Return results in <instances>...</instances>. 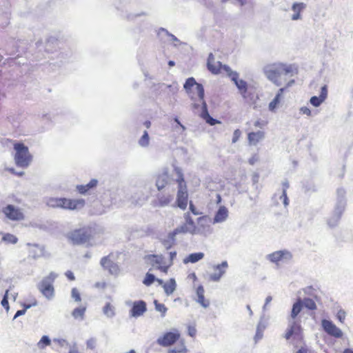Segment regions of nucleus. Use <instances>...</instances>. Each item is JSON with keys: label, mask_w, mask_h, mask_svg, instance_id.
<instances>
[{"label": "nucleus", "mask_w": 353, "mask_h": 353, "mask_svg": "<svg viewBox=\"0 0 353 353\" xmlns=\"http://www.w3.org/2000/svg\"><path fill=\"white\" fill-rule=\"evenodd\" d=\"M265 328H266V325L263 322L262 319H261V321L257 324L256 334H255V336L254 337V340L256 343L262 339V338L263 336V332L265 330Z\"/></svg>", "instance_id": "obj_28"}, {"label": "nucleus", "mask_w": 353, "mask_h": 353, "mask_svg": "<svg viewBox=\"0 0 353 353\" xmlns=\"http://www.w3.org/2000/svg\"><path fill=\"white\" fill-rule=\"evenodd\" d=\"M85 310V307H77L72 311V316L76 319L79 318L83 320Z\"/></svg>", "instance_id": "obj_38"}, {"label": "nucleus", "mask_w": 353, "mask_h": 353, "mask_svg": "<svg viewBox=\"0 0 353 353\" xmlns=\"http://www.w3.org/2000/svg\"><path fill=\"white\" fill-rule=\"evenodd\" d=\"M196 84L197 83L196 82L195 79L193 77H190L185 81L183 88L187 92H189L192 87L196 85Z\"/></svg>", "instance_id": "obj_45"}, {"label": "nucleus", "mask_w": 353, "mask_h": 353, "mask_svg": "<svg viewBox=\"0 0 353 353\" xmlns=\"http://www.w3.org/2000/svg\"><path fill=\"white\" fill-rule=\"evenodd\" d=\"M175 171L178 175L176 181L179 183V190L177 192L176 203L177 206L181 210H185L188 205V192L181 170L179 168H175Z\"/></svg>", "instance_id": "obj_4"}, {"label": "nucleus", "mask_w": 353, "mask_h": 353, "mask_svg": "<svg viewBox=\"0 0 353 353\" xmlns=\"http://www.w3.org/2000/svg\"><path fill=\"white\" fill-rule=\"evenodd\" d=\"M61 198L50 197L47 199L46 205L54 208H60Z\"/></svg>", "instance_id": "obj_36"}, {"label": "nucleus", "mask_w": 353, "mask_h": 353, "mask_svg": "<svg viewBox=\"0 0 353 353\" xmlns=\"http://www.w3.org/2000/svg\"><path fill=\"white\" fill-rule=\"evenodd\" d=\"M8 292L9 290H7L5 292V294L1 300V305L6 310H9V303H8Z\"/></svg>", "instance_id": "obj_49"}, {"label": "nucleus", "mask_w": 353, "mask_h": 353, "mask_svg": "<svg viewBox=\"0 0 353 353\" xmlns=\"http://www.w3.org/2000/svg\"><path fill=\"white\" fill-rule=\"evenodd\" d=\"M341 216L333 212L332 216L327 220V225L330 228H334L338 225Z\"/></svg>", "instance_id": "obj_35"}, {"label": "nucleus", "mask_w": 353, "mask_h": 353, "mask_svg": "<svg viewBox=\"0 0 353 353\" xmlns=\"http://www.w3.org/2000/svg\"><path fill=\"white\" fill-rule=\"evenodd\" d=\"M168 176L167 174L163 173L158 176L156 181V186L159 190H162L168 183Z\"/></svg>", "instance_id": "obj_31"}, {"label": "nucleus", "mask_w": 353, "mask_h": 353, "mask_svg": "<svg viewBox=\"0 0 353 353\" xmlns=\"http://www.w3.org/2000/svg\"><path fill=\"white\" fill-rule=\"evenodd\" d=\"M51 344V340L48 336L44 335L41 337L40 341L37 343V347L40 350H43L46 346Z\"/></svg>", "instance_id": "obj_39"}, {"label": "nucleus", "mask_w": 353, "mask_h": 353, "mask_svg": "<svg viewBox=\"0 0 353 353\" xmlns=\"http://www.w3.org/2000/svg\"><path fill=\"white\" fill-rule=\"evenodd\" d=\"M173 200V196L170 194H159L156 206L164 208L168 206Z\"/></svg>", "instance_id": "obj_20"}, {"label": "nucleus", "mask_w": 353, "mask_h": 353, "mask_svg": "<svg viewBox=\"0 0 353 353\" xmlns=\"http://www.w3.org/2000/svg\"><path fill=\"white\" fill-rule=\"evenodd\" d=\"M214 56L212 53H210L208 58V62L207 65L208 68L210 71H211L213 74H219V68H218V65L216 64V62L214 61Z\"/></svg>", "instance_id": "obj_27"}, {"label": "nucleus", "mask_w": 353, "mask_h": 353, "mask_svg": "<svg viewBox=\"0 0 353 353\" xmlns=\"http://www.w3.org/2000/svg\"><path fill=\"white\" fill-rule=\"evenodd\" d=\"M77 190L81 194H85L90 189L87 188V185H78Z\"/></svg>", "instance_id": "obj_56"}, {"label": "nucleus", "mask_w": 353, "mask_h": 353, "mask_svg": "<svg viewBox=\"0 0 353 353\" xmlns=\"http://www.w3.org/2000/svg\"><path fill=\"white\" fill-rule=\"evenodd\" d=\"M14 161L18 167L26 168L29 166L32 161V155L29 152L28 148L22 143H15Z\"/></svg>", "instance_id": "obj_2"}, {"label": "nucleus", "mask_w": 353, "mask_h": 353, "mask_svg": "<svg viewBox=\"0 0 353 353\" xmlns=\"http://www.w3.org/2000/svg\"><path fill=\"white\" fill-rule=\"evenodd\" d=\"M321 325L324 331L329 335L336 338H341L343 336V332L340 328L336 326L332 321L330 320L323 319Z\"/></svg>", "instance_id": "obj_10"}, {"label": "nucleus", "mask_w": 353, "mask_h": 353, "mask_svg": "<svg viewBox=\"0 0 353 353\" xmlns=\"http://www.w3.org/2000/svg\"><path fill=\"white\" fill-rule=\"evenodd\" d=\"M146 310V303L144 301L140 300L133 302L132 307L130 310V314L132 317L137 318L142 316Z\"/></svg>", "instance_id": "obj_12"}, {"label": "nucleus", "mask_w": 353, "mask_h": 353, "mask_svg": "<svg viewBox=\"0 0 353 353\" xmlns=\"http://www.w3.org/2000/svg\"><path fill=\"white\" fill-rule=\"evenodd\" d=\"M228 217V210L225 206H220L213 219V224L223 223Z\"/></svg>", "instance_id": "obj_15"}, {"label": "nucleus", "mask_w": 353, "mask_h": 353, "mask_svg": "<svg viewBox=\"0 0 353 353\" xmlns=\"http://www.w3.org/2000/svg\"><path fill=\"white\" fill-rule=\"evenodd\" d=\"M180 334L177 332H166L162 337H159L157 342L163 347H168L174 343L179 338Z\"/></svg>", "instance_id": "obj_11"}, {"label": "nucleus", "mask_w": 353, "mask_h": 353, "mask_svg": "<svg viewBox=\"0 0 353 353\" xmlns=\"http://www.w3.org/2000/svg\"><path fill=\"white\" fill-rule=\"evenodd\" d=\"M71 296L72 298L77 302H80L81 301L80 293L75 288L72 289Z\"/></svg>", "instance_id": "obj_50"}, {"label": "nucleus", "mask_w": 353, "mask_h": 353, "mask_svg": "<svg viewBox=\"0 0 353 353\" xmlns=\"http://www.w3.org/2000/svg\"><path fill=\"white\" fill-rule=\"evenodd\" d=\"M190 210L192 212V213L194 214V215H198L200 214V212H199L196 210L195 206L193 205L192 202L190 203Z\"/></svg>", "instance_id": "obj_64"}, {"label": "nucleus", "mask_w": 353, "mask_h": 353, "mask_svg": "<svg viewBox=\"0 0 353 353\" xmlns=\"http://www.w3.org/2000/svg\"><path fill=\"white\" fill-rule=\"evenodd\" d=\"M154 304L155 306V310L161 313V317H164L165 316L168 308L165 306L164 304L159 303L157 300H154Z\"/></svg>", "instance_id": "obj_42"}, {"label": "nucleus", "mask_w": 353, "mask_h": 353, "mask_svg": "<svg viewBox=\"0 0 353 353\" xmlns=\"http://www.w3.org/2000/svg\"><path fill=\"white\" fill-rule=\"evenodd\" d=\"M54 341L57 342L60 346L68 345V342L63 339H54Z\"/></svg>", "instance_id": "obj_60"}, {"label": "nucleus", "mask_w": 353, "mask_h": 353, "mask_svg": "<svg viewBox=\"0 0 353 353\" xmlns=\"http://www.w3.org/2000/svg\"><path fill=\"white\" fill-rule=\"evenodd\" d=\"M303 306H305L306 308L314 310L316 308V305L314 300L310 298H305L302 300Z\"/></svg>", "instance_id": "obj_40"}, {"label": "nucleus", "mask_w": 353, "mask_h": 353, "mask_svg": "<svg viewBox=\"0 0 353 353\" xmlns=\"http://www.w3.org/2000/svg\"><path fill=\"white\" fill-rule=\"evenodd\" d=\"M30 307H31L30 305H28L25 307V309L17 310V312L15 313L13 319H15L17 317L23 315L26 313V310L30 308Z\"/></svg>", "instance_id": "obj_58"}, {"label": "nucleus", "mask_w": 353, "mask_h": 353, "mask_svg": "<svg viewBox=\"0 0 353 353\" xmlns=\"http://www.w3.org/2000/svg\"><path fill=\"white\" fill-rule=\"evenodd\" d=\"M156 281V277L154 274L148 272L143 279V284L150 286Z\"/></svg>", "instance_id": "obj_44"}, {"label": "nucleus", "mask_w": 353, "mask_h": 353, "mask_svg": "<svg viewBox=\"0 0 353 353\" xmlns=\"http://www.w3.org/2000/svg\"><path fill=\"white\" fill-rule=\"evenodd\" d=\"M288 328L295 334H299L301 330L300 322L297 319L288 318Z\"/></svg>", "instance_id": "obj_26"}, {"label": "nucleus", "mask_w": 353, "mask_h": 353, "mask_svg": "<svg viewBox=\"0 0 353 353\" xmlns=\"http://www.w3.org/2000/svg\"><path fill=\"white\" fill-rule=\"evenodd\" d=\"M306 8V4L303 2H295L292 6V10L294 14L291 17L292 21L301 19V12Z\"/></svg>", "instance_id": "obj_16"}, {"label": "nucleus", "mask_w": 353, "mask_h": 353, "mask_svg": "<svg viewBox=\"0 0 353 353\" xmlns=\"http://www.w3.org/2000/svg\"><path fill=\"white\" fill-rule=\"evenodd\" d=\"M216 64L218 65V68H219V73L221 70H223L226 72L227 75L232 79V74H238L236 72L232 71V69L227 65L222 64L220 61H217Z\"/></svg>", "instance_id": "obj_33"}, {"label": "nucleus", "mask_w": 353, "mask_h": 353, "mask_svg": "<svg viewBox=\"0 0 353 353\" xmlns=\"http://www.w3.org/2000/svg\"><path fill=\"white\" fill-rule=\"evenodd\" d=\"M265 77L276 86L282 85V77H292L294 74V67L277 62L267 64L263 68Z\"/></svg>", "instance_id": "obj_1"}, {"label": "nucleus", "mask_w": 353, "mask_h": 353, "mask_svg": "<svg viewBox=\"0 0 353 353\" xmlns=\"http://www.w3.org/2000/svg\"><path fill=\"white\" fill-rule=\"evenodd\" d=\"M31 254L34 259L41 257L44 255V248L42 246L34 245Z\"/></svg>", "instance_id": "obj_37"}, {"label": "nucleus", "mask_w": 353, "mask_h": 353, "mask_svg": "<svg viewBox=\"0 0 353 353\" xmlns=\"http://www.w3.org/2000/svg\"><path fill=\"white\" fill-rule=\"evenodd\" d=\"M324 101L320 97L316 96H313L310 99V103L316 108L319 107Z\"/></svg>", "instance_id": "obj_46"}, {"label": "nucleus", "mask_w": 353, "mask_h": 353, "mask_svg": "<svg viewBox=\"0 0 353 353\" xmlns=\"http://www.w3.org/2000/svg\"><path fill=\"white\" fill-rule=\"evenodd\" d=\"M265 134L262 131L256 132H250L248 135L249 143L250 145H256L260 141L264 139Z\"/></svg>", "instance_id": "obj_21"}, {"label": "nucleus", "mask_w": 353, "mask_h": 353, "mask_svg": "<svg viewBox=\"0 0 353 353\" xmlns=\"http://www.w3.org/2000/svg\"><path fill=\"white\" fill-rule=\"evenodd\" d=\"M303 302L301 298H299L297 301L293 304L289 318L297 319V316L301 312L303 309Z\"/></svg>", "instance_id": "obj_24"}, {"label": "nucleus", "mask_w": 353, "mask_h": 353, "mask_svg": "<svg viewBox=\"0 0 353 353\" xmlns=\"http://www.w3.org/2000/svg\"><path fill=\"white\" fill-rule=\"evenodd\" d=\"M201 117L205 119L207 123L210 125H214L216 123H219V121L212 118L208 110L207 104L205 102H203V107H202V111L201 113Z\"/></svg>", "instance_id": "obj_22"}, {"label": "nucleus", "mask_w": 353, "mask_h": 353, "mask_svg": "<svg viewBox=\"0 0 353 353\" xmlns=\"http://www.w3.org/2000/svg\"><path fill=\"white\" fill-rule=\"evenodd\" d=\"M300 112L303 114H306L307 116H310L311 115V110L307 108V107H301L300 108Z\"/></svg>", "instance_id": "obj_63"}, {"label": "nucleus", "mask_w": 353, "mask_h": 353, "mask_svg": "<svg viewBox=\"0 0 353 353\" xmlns=\"http://www.w3.org/2000/svg\"><path fill=\"white\" fill-rule=\"evenodd\" d=\"M292 258V254L287 250H278L266 256L268 260L276 265H278L279 262L288 263Z\"/></svg>", "instance_id": "obj_6"}, {"label": "nucleus", "mask_w": 353, "mask_h": 353, "mask_svg": "<svg viewBox=\"0 0 353 353\" xmlns=\"http://www.w3.org/2000/svg\"><path fill=\"white\" fill-rule=\"evenodd\" d=\"M336 194H337V199H345V196L346 192L344 188H338L336 190Z\"/></svg>", "instance_id": "obj_57"}, {"label": "nucleus", "mask_w": 353, "mask_h": 353, "mask_svg": "<svg viewBox=\"0 0 353 353\" xmlns=\"http://www.w3.org/2000/svg\"><path fill=\"white\" fill-rule=\"evenodd\" d=\"M3 240L4 241L14 244L17 242L18 239L14 235H12L10 234H6L3 236Z\"/></svg>", "instance_id": "obj_48"}, {"label": "nucleus", "mask_w": 353, "mask_h": 353, "mask_svg": "<svg viewBox=\"0 0 353 353\" xmlns=\"http://www.w3.org/2000/svg\"><path fill=\"white\" fill-rule=\"evenodd\" d=\"M169 353H186V348L182 345L179 350H171Z\"/></svg>", "instance_id": "obj_62"}, {"label": "nucleus", "mask_w": 353, "mask_h": 353, "mask_svg": "<svg viewBox=\"0 0 353 353\" xmlns=\"http://www.w3.org/2000/svg\"><path fill=\"white\" fill-rule=\"evenodd\" d=\"M232 81L234 83L240 93L245 97V93L248 91V83L243 79H239V74H232Z\"/></svg>", "instance_id": "obj_18"}, {"label": "nucleus", "mask_w": 353, "mask_h": 353, "mask_svg": "<svg viewBox=\"0 0 353 353\" xmlns=\"http://www.w3.org/2000/svg\"><path fill=\"white\" fill-rule=\"evenodd\" d=\"M284 90L285 88H280L278 90V92L276 93L273 100L269 103L268 108L271 112H274L275 109L278 107L279 104L280 103L281 99L282 97Z\"/></svg>", "instance_id": "obj_23"}, {"label": "nucleus", "mask_w": 353, "mask_h": 353, "mask_svg": "<svg viewBox=\"0 0 353 353\" xmlns=\"http://www.w3.org/2000/svg\"><path fill=\"white\" fill-rule=\"evenodd\" d=\"M280 199L282 200L283 205L285 207L288 206L289 204V200L287 196V192H285V189H283L282 194L280 196Z\"/></svg>", "instance_id": "obj_55"}, {"label": "nucleus", "mask_w": 353, "mask_h": 353, "mask_svg": "<svg viewBox=\"0 0 353 353\" xmlns=\"http://www.w3.org/2000/svg\"><path fill=\"white\" fill-rule=\"evenodd\" d=\"M165 293L170 296L176 290V283L174 279H170L168 282L165 283L163 285Z\"/></svg>", "instance_id": "obj_29"}, {"label": "nucleus", "mask_w": 353, "mask_h": 353, "mask_svg": "<svg viewBox=\"0 0 353 353\" xmlns=\"http://www.w3.org/2000/svg\"><path fill=\"white\" fill-rule=\"evenodd\" d=\"M6 216L12 221H21L24 219V214L21 209L9 204L3 209Z\"/></svg>", "instance_id": "obj_7"}, {"label": "nucleus", "mask_w": 353, "mask_h": 353, "mask_svg": "<svg viewBox=\"0 0 353 353\" xmlns=\"http://www.w3.org/2000/svg\"><path fill=\"white\" fill-rule=\"evenodd\" d=\"M85 205V200L83 199H70L61 198L60 208L69 210H80Z\"/></svg>", "instance_id": "obj_8"}, {"label": "nucleus", "mask_w": 353, "mask_h": 353, "mask_svg": "<svg viewBox=\"0 0 353 353\" xmlns=\"http://www.w3.org/2000/svg\"><path fill=\"white\" fill-rule=\"evenodd\" d=\"M327 94H328V91H327V86L326 85H324L323 86L321 87V93H320V95L319 97L323 100L325 101L327 97Z\"/></svg>", "instance_id": "obj_51"}, {"label": "nucleus", "mask_w": 353, "mask_h": 353, "mask_svg": "<svg viewBox=\"0 0 353 353\" xmlns=\"http://www.w3.org/2000/svg\"><path fill=\"white\" fill-rule=\"evenodd\" d=\"M68 239L75 245L86 243L90 239V234L85 228L71 231L67 234Z\"/></svg>", "instance_id": "obj_5"}, {"label": "nucleus", "mask_w": 353, "mask_h": 353, "mask_svg": "<svg viewBox=\"0 0 353 353\" xmlns=\"http://www.w3.org/2000/svg\"><path fill=\"white\" fill-rule=\"evenodd\" d=\"M98 181L95 179H92L88 183H87V188L92 189L97 186Z\"/></svg>", "instance_id": "obj_61"}, {"label": "nucleus", "mask_w": 353, "mask_h": 353, "mask_svg": "<svg viewBox=\"0 0 353 353\" xmlns=\"http://www.w3.org/2000/svg\"><path fill=\"white\" fill-rule=\"evenodd\" d=\"M346 316V312L343 310H339L337 312L336 317L341 323H343Z\"/></svg>", "instance_id": "obj_54"}, {"label": "nucleus", "mask_w": 353, "mask_h": 353, "mask_svg": "<svg viewBox=\"0 0 353 353\" xmlns=\"http://www.w3.org/2000/svg\"><path fill=\"white\" fill-rule=\"evenodd\" d=\"M190 233L192 235H194L196 233H203L201 231L200 228H190L187 224L183 223V225L176 228L172 232L169 234V237L172 241H175V236L179 234H186Z\"/></svg>", "instance_id": "obj_9"}, {"label": "nucleus", "mask_w": 353, "mask_h": 353, "mask_svg": "<svg viewBox=\"0 0 353 353\" xmlns=\"http://www.w3.org/2000/svg\"><path fill=\"white\" fill-rule=\"evenodd\" d=\"M57 277V274L52 272L37 285L39 292L48 300L52 299L54 296L53 283Z\"/></svg>", "instance_id": "obj_3"}, {"label": "nucleus", "mask_w": 353, "mask_h": 353, "mask_svg": "<svg viewBox=\"0 0 353 353\" xmlns=\"http://www.w3.org/2000/svg\"><path fill=\"white\" fill-rule=\"evenodd\" d=\"M346 206V200L343 199H337L334 210L333 212L336 214L342 215Z\"/></svg>", "instance_id": "obj_32"}, {"label": "nucleus", "mask_w": 353, "mask_h": 353, "mask_svg": "<svg viewBox=\"0 0 353 353\" xmlns=\"http://www.w3.org/2000/svg\"><path fill=\"white\" fill-rule=\"evenodd\" d=\"M184 219L185 221V224H187L190 228H196L193 221V219L191 217L189 212H186L184 214Z\"/></svg>", "instance_id": "obj_47"}, {"label": "nucleus", "mask_w": 353, "mask_h": 353, "mask_svg": "<svg viewBox=\"0 0 353 353\" xmlns=\"http://www.w3.org/2000/svg\"><path fill=\"white\" fill-rule=\"evenodd\" d=\"M228 267V262L226 261H223L221 264H218L214 266L215 272L210 275V279L214 282H218L221 278L225 274L226 269Z\"/></svg>", "instance_id": "obj_13"}, {"label": "nucleus", "mask_w": 353, "mask_h": 353, "mask_svg": "<svg viewBox=\"0 0 353 353\" xmlns=\"http://www.w3.org/2000/svg\"><path fill=\"white\" fill-rule=\"evenodd\" d=\"M161 30L164 31L166 34L171 37L172 41L176 42V43L174 44V46H176L178 44H181V42L178 39L177 37H176L174 34L170 33L167 30L164 28H161Z\"/></svg>", "instance_id": "obj_52"}, {"label": "nucleus", "mask_w": 353, "mask_h": 353, "mask_svg": "<svg viewBox=\"0 0 353 353\" xmlns=\"http://www.w3.org/2000/svg\"><path fill=\"white\" fill-rule=\"evenodd\" d=\"M146 259L150 262L152 266H154L155 265H158L159 266L162 265L164 259L162 255L156 254L148 255Z\"/></svg>", "instance_id": "obj_30"}, {"label": "nucleus", "mask_w": 353, "mask_h": 353, "mask_svg": "<svg viewBox=\"0 0 353 353\" xmlns=\"http://www.w3.org/2000/svg\"><path fill=\"white\" fill-rule=\"evenodd\" d=\"M149 143H150L149 135H148V132L146 130H145L143 132L142 137H141V139L139 141V144L141 147H147V146H148Z\"/></svg>", "instance_id": "obj_41"}, {"label": "nucleus", "mask_w": 353, "mask_h": 353, "mask_svg": "<svg viewBox=\"0 0 353 353\" xmlns=\"http://www.w3.org/2000/svg\"><path fill=\"white\" fill-rule=\"evenodd\" d=\"M208 217L206 216H201L198 219L199 226L197 228H201V232L204 233H196L195 234H200L203 236H207L212 234V229L209 225H205L203 223L207 221Z\"/></svg>", "instance_id": "obj_17"}, {"label": "nucleus", "mask_w": 353, "mask_h": 353, "mask_svg": "<svg viewBox=\"0 0 353 353\" xmlns=\"http://www.w3.org/2000/svg\"><path fill=\"white\" fill-rule=\"evenodd\" d=\"M205 290L202 285H199L196 289L197 299L196 301L199 303L204 308H207L210 305L209 300L205 299L204 296Z\"/></svg>", "instance_id": "obj_19"}, {"label": "nucleus", "mask_w": 353, "mask_h": 353, "mask_svg": "<svg viewBox=\"0 0 353 353\" xmlns=\"http://www.w3.org/2000/svg\"><path fill=\"white\" fill-rule=\"evenodd\" d=\"M241 132L240 131V130L239 129H236L234 130V133H233V137H232V143H234L238 141L239 137H241Z\"/></svg>", "instance_id": "obj_59"}, {"label": "nucleus", "mask_w": 353, "mask_h": 353, "mask_svg": "<svg viewBox=\"0 0 353 353\" xmlns=\"http://www.w3.org/2000/svg\"><path fill=\"white\" fill-rule=\"evenodd\" d=\"M196 93L198 94V97L199 98V100L202 103V107H203V102H205V100H204V88H203V86L200 84V83H197L196 85Z\"/></svg>", "instance_id": "obj_43"}, {"label": "nucleus", "mask_w": 353, "mask_h": 353, "mask_svg": "<svg viewBox=\"0 0 353 353\" xmlns=\"http://www.w3.org/2000/svg\"><path fill=\"white\" fill-rule=\"evenodd\" d=\"M204 257V253L203 252H195L189 254L187 257H185L183 262L185 264L188 263H195L200 260H201Z\"/></svg>", "instance_id": "obj_25"}, {"label": "nucleus", "mask_w": 353, "mask_h": 353, "mask_svg": "<svg viewBox=\"0 0 353 353\" xmlns=\"http://www.w3.org/2000/svg\"><path fill=\"white\" fill-rule=\"evenodd\" d=\"M97 340L94 338H91L87 341V347L90 350H94L96 347Z\"/></svg>", "instance_id": "obj_53"}, {"label": "nucleus", "mask_w": 353, "mask_h": 353, "mask_svg": "<svg viewBox=\"0 0 353 353\" xmlns=\"http://www.w3.org/2000/svg\"><path fill=\"white\" fill-rule=\"evenodd\" d=\"M101 266L108 270L111 274H117L119 272V266L113 261L110 260L109 256H104L100 262Z\"/></svg>", "instance_id": "obj_14"}, {"label": "nucleus", "mask_w": 353, "mask_h": 353, "mask_svg": "<svg viewBox=\"0 0 353 353\" xmlns=\"http://www.w3.org/2000/svg\"><path fill=\"white\" fill-rule=\"evenodd\" d=\"M114 310V307L110 303H107L103 307V313L108 318H112L115 315Z\"/></svg>", "instance_id": "obj_34"}]
</instances>
